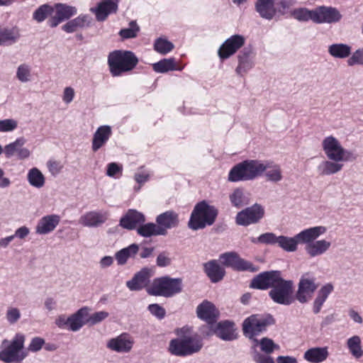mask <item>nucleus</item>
<instances>
[{
  "instance_id": "4be33fe9",
  "label": "nucleus",
  "mask_w": 363,
  "mask_h": 363,
  "mask_svg": "<svg viewBox=\"0 0 363 363\" xmlns=\"http://www.w3.org/2000/svg\"><path fill=\"white\" fill-rule=\"evenodd\" d=\"M277 0H257L255 10L261 18L266 20H272L277 13L276 8Z\"/></svg>"
},
{
  "instance_id": "4468645a",
  "label": "nucleus",
  "mask_w": 363,
  "mask_h": 363,
  "mask_svg": "<svg viewBox=\"0 0 363 363\" xmlns=\"http://www.w3.org/2000/svg\"><path fill=\"white\" fill-rule=\"evenodd\" d=\"M133 344V338L129 334L124 333L109 339L106 342V347L118 353H128L132 350Z\"/></svg>"
},
{
  "instance_id": "b1692460",
  "label": "nucleus",
  "mask_w": 363,
  "mask_h": 363,
  "mask_svg": "<svg viewBox=\"0 0 363 363\" xmlns=\"http://www.w3.org/2000/svg\"><path fill=\"white\" fill-rule=\"evenodd\" d=\"M329 357L328 347H313L308 349L303 354L304 359L310 363H322Z\"/></svg>"
},
{
  "instance_id": "ddd939ff",
  "label": "nucleus",
  "mask_w": 363,
  "mask_h": 363,
  "mask_svg": "<svg viewBox=\"0 0 363 363\" xmlns=\"http://www.w3.org/2000/svg\"><path fill=\"white\" fill-rule=\"evenodd\" d=\"M77 13L76 7L65 4H56L53 7V14L47 23L51 28L57 27L62 22L69 19Z\"/></svg>"
},
{
  "instance_id": "cd10ccee",
  "label": "nucleus",
  "mask_w": 363,
  "mask_h": 363,
  "mask_svg": "<svg viewBox=\"0 0 363 363\" xmlns=\"http://www.w3.org/2000/svg\"><path fill=\"white\" fill-rule=\"evenodd\" d=\"M111 133V128L109 125L99 127L93 137L91 146L93 151L96 152L100 149L108 141Z\"/></svg>"
},
{
  "instance_id": "ea45409f",
  "label": "nucleus",
  "mask_w": 363,
  "mask_h": 363,
  "mask_svg": "<svg viewBox=\"0 0 363 363\" xmlns=\"http://www.w3.org/2000/svg\"><path fill=\"white\" fill-rule=\"evenodd\" d=\"M251 51L249 50H244L243 52L239 55L238 60L239 64L236 68V72L242 75L245 73L248 69L252 67V60L250 57Z\"/></svg>"
},
{
  "instance_id": "09e8293b",
  "label": "nucleus",
  "mask_w": 363,
  "mask_h": 363,
  "mask_svg": "<svg viewBox=\"0 0 363 363\" xmlns=\"http://www.w3.org/2000/svg\"><path fill=\"white\" fill-rule=\"evenodd\" d=\"M31 68L27 64L20 65L16 70V78L22 83L31 80Z\"/></svg>"
},
{
  "instance_id": "473e14b6",
  "label": "nucleus",
  "mask_w": 363,
  "mask_h": 363,
  "mask_svg": "<svg viewBox=\"0 0 363 363\" xmlns=\"http://www.w3.org/2000/svg\"><path fill=\"white\" fill-rule=\"evenodd\" d=\"M137 233L145 238L151 237L153 235H165L166 232L162 227H158L157 224L153 223H148L146 224H140L137 228Z\"/></svg>"
},
{
  "instance_id": "1a4fd4ad",
  "label": "nucleus",
  "mask_w": 363,
  "mask_h": 363,
  "mask_svg": "<svg viewBox=\"0 0 363 363\" xmlns=\"http://www.w3.org/2000/svg\"><path fill=\"white\" fill-rule=\"evenodd\" d=\"M274 323L273 318L269 316L264 318L259 315H252L242 323V332L244 335L254 341L255 337L263 331L267 327Z\"/></svg>"
},
{
  "instance_id": "864d4df0",
  "label": "nucleus",
  "mask_w": 363,
  "mask_h": 363,
  "mask_svg": "<svg viewBox=\"0 0 363 363\" xmlns=\"http://www.w3.org/2000/svg\"><path fill=\"white\" fill-rule=\"evenodd\" d=\"M108 316V313L106 311H99L92 313L89 316V318L86 320V323L90 325H96L104 320H105Z\"/></svg>"
},
{
  "instance_id": "a211bd4d",
  "label": "nucleus",
  "mask_w": 363,
  "mask_h": 363,
  "mask_svg": "<svg viewBox=\"0 0 363 363\" xmlns=\"http://www.w3.org/2000/svg\"><path fill=\"white\" fill-rule=\"evenodd\" d=\"M152 270L149 268H143L134 277L126 282L127 287L130 291H140L147 286L152 275Z\"/></svg>"
},
{
  "instance_id": "3c124183",
  "label": "nucleus",
  "mask_w": 363,
  "mask_h": 363,
  "mask_svg": "<svg viewBox=\"0 0 363 363\" xmlns=\"http://www.w3.org/2000/svg\"><path fill=\"white\" fill-rule=\"evenodd\" d=\"M5 317L10 325H14L21 319V313L18 308L9 306L6 309Z\"/></svg>"
},
{
  "instance_id": "69168bd1",
  "label": "nucleus",
  "mask_w": 363,
  "mask_h": 363,
  "mask_svg": "<svg viewBox=\"0 0 363 363\" xmlns=\"http://www.w3.org/2000/svg\"><path fill=\"white\" fill-rule=\"evenodd\" d=\"M156 262L157 266L164 267L171 264V259L167 252H162L157 256Z\"/></svg>"
},
{
  "instance_id": "423d86ee",
  "label": "nucleus",
  "mask_w": 363,
  "mask_h": 363,
  "mask_svg": "<svg viewBox=\"0 0 363 363\" xmlns=\"http://www.w3.org/2000/svg\"><path fill=\"white\" fill-rule=\"evenodd\" d=\"M217 215V209L203 201L194 207L189 226L194 230L204 228L206 225H211L215 222Z\"/></svg>"
},
{
  "instance_id": "0eeeda50",
  "label": "nucleus",
  "mask_w": 363,
  "mask_h": 363,
  "mask_svg": "<svg viewBox=\"0 0 363 363\" xmlns=\"http://www.w3.org/2000/svg\"><path fill=\"white\" fill-rule=\"evenodd\" d=\"M25 342L23 335L18 333L11 341L4 340L0 351V360L5 363H20L26 357L22 351Z\"/></svg>"
},
{
  "instance_id": "f3484780",
  "label": "nucleus",
  "mask_w": 363,
  "mask_h": 363,
  "mask_svg": "<svg viewBox=\"0 0 363 363\" xmlns=\"http://www.w3.org/2000/svg\"><path fill=\"white\" fill-rule=\"evenodd\" d=\"M245 40V38L240 35H234L228 38L218 50L219 57L222 59L228 58L244 45Z\"/></svg>"
},
{
  "instance_id": "2eb2a0df",
  "label": "nucleus",
  "mask_w": 363,
  "mask_h": 363,
  "mask_svg": "<svg viewBox=\"0 0 363 363\" xmlns=\"http://www.w3.org/2000/svg\"><path fill=\"white\" fill-rule=\"evenodd\" d=\"M341 18L342 14L336 8L321 6L315 9V23H335Z\"/></svg>"
},
{
  "instance_id": "9d476101",
  "label": "nucleus",
  "mask_w": 363,
  "mask_h": 363,
  "mask_svg": "<svg viewBox=\"0 0 363 363\" xmlns=\"http://www.w3.org/2000/svg\"><path fill=\"white\" fill-rule=\"evenodd\" d=\"M264 215V208L258 203L238 212L235 217V223L238 225L247 226L258 223Z\"/></svg>"
},
{
  "instance_id": "e433bc0d",
  "label": "nucleus",
  "mask_w": 363,
  "mask_h": 363,
  "mask_svg": "<svg viewBox=\"0 0 363 363\" xmlns=\"http://www.w3.org/2000/svg\"><path fill=\"white\" fill-rule=\"evenodd\" d=\"M27 180L31 186L40 189L45 184V177L37 167H33L28 172Z\"/></svg>"
},
{
  "instance_id": "de8ad7c7",
  "label": "nucleus",
  "mask_w": 363,
  "mask_h": 363,
  "mask_svg": "<svg viewBox=\"0 0 363 363\" xmlns=\"http://www.w3.org/2000/svg\"><path fill=\"white\" fill-rule=\"evenodd\" d=\"M52 14L53 7L48 4H43L35 11L33 15V18L37 22L41 23L48 16L51 17Z\"/></svg>"
},
{
  "instance_id": "c03bdc74",
  "label": "nucleus",
  "mask_w": 363,
  "mask_h": 363,
  "mask_svg": "<svg viewBox=\"0 0 363 363\" xmlns=\"http://www.w3.org/2000/svg\"><path fill=\"white\" fill-rule=\"evenodd\" d=\"M153 69L158 73H164L172 70H177L174 58L163 59L152 65Z\"/></svg>"
},
{
  "instance_id": "f704fd0d",
  "label": "nucleus",
  "mask_w": 363,
  "mask_h": 363,
  "mask_svg": "<svg viewBox=\"0 0 363 363\" xmlns=\"http://www.w3.org/2000/svg\"><path fill=\"white\" fill-rule=\"evenodd\" d=\"M347 347L351 355L359 359L363 356L362 339L359 335H353L348 338L346 342Z\"/></svg>"
},
{
  "instance_id": "37998d69",
  "label": "nucleus",
  "mask_w": 363,
  "mask_h": 363,
  "mask_svg": "<svg viewBox=\"0 0 363 363\" xmlns=\"http://www.w3.org/2000/svg\"><path fill=\"white\" fill-rule=\"evenodd\" d=\"M291 16L298 21H312L315 23V9L309 10L306 8H298L293 10Z\"/></svg>"
},
{
  "instance_id": "bb28decb",
  "label": "nucleus",
  "mask_w": 363,
  "mask_h": 363,
  "mask_svg": "<svg viewBox=\"0 0 363 363\" xmlns=\"http://www.w3.org/2000/svg\"><path fill=\"white\" fill-rule=\"evenodd\" d=\"M156 222L157 226L164 229L167 234L168 229L175 228L178 225V215L172 211H168L157 216Z\"/></svg>"
},
{
  "instance_id": "7ed1b4c3",
  "label": "nucleus",
  "mask_w": 363,
  "mask_h": 363,
  "mask_svg": "<svg viewBox=\"0 0 363 363\" xmlns=\"http://www.w3.org/2000/svg\"><path fill=\"white\" fill-rule=\"evenodd\" d=\"M322 150L327 160H323L318 167L321 175H333L340 172L343 162L350 160L352 152L342 145L340 141L333 135L325 137L321 142Z\"/></svg>"
},
{
  "instance_id": "20e7f679",
  "label": "nucleus",
  "mask_w": 363,
  "mask_h": 363,
  "mask_svg": "<svg viewBox=\"0 0 363 363\" xmlns=\"http://www.w3.org/2000/svg\"><path fill=\"white\" fill-rule=\"evenodd\" d=\"M178 337L170 340L168 351L177 357H186L199 352L203 346L201 340L192 335L188 328L177 331Z\"/></svg>"
},
{
  "instance_id": "72a5a7b5",
  "label": "nucleus",
  "mask_w": 363,
  "mask_h": 363,
  "mask_svg": "<svg viewBox=\"0 0 363 363\" xmlns=\"http://www.w3.org/2000/svg\"><path fill=\"white\" fill-rule=\"evenodd\" d=\"M20 37L17 28L0 26V45L14 43Z\"/></svg>"
},
{
  "instance_id": "f03ea898",
  "label": "nucleus",
  "mask_w": 363,
  "mask_h": 363,
  "mask_svg": "<svg viewBox=\"0 0 363 363\" xmlns=\"http://www.w3.org/2000/svg\"><path fill=\"white\" fill-rule=\"evenodd\" d=\"M264 172L268 181L279 182L282 179V172L279 165L257 160H245L235 165L230 169L228 179L231 182L250 181L261 176Z\"/></svg>"
},
{
  "instance_id": "7c9ffc66",
  "label": "nucleus",
  "mask_w": 363,
  "mask_h": 363,
  "mask_svg": "<svg viewBox=\"0 0 363 363\" xmlns=\"http://www.w3.org/2000/svg\"><path fill=\"white\" fill-rule=\"evenodd\" d=\"M333 291V286L331 284H327L320 289L313 303V311L315 314L320 313L323 303Z\"/></svg>"
},
{
  "instance_id": "680f3d73",
  "label": "nucleus",
  "mask_w": 363,
  "mask_h": 363,
  "mask_svg": "<svg viewBox=\"0 0 363 363\" xmlns=\"http://www.w3.org/2000/svg\"><path fill=\"white\" fill-rule=\"evenodd\" d=\"M253 359L256 363H274L272 357L258 352L254 353Z\"/></svg>"
},
{
  "instance_id": "6ab92c4d",
  "label": "nucleus",
  "mask_w": 363,
  "mask_h": 363,
  "mask_svg": "<svg viewBox=\"0 0 363 363\" xmlns=\"http://www.w3.org/2000/svg\"><path fill=\"white\" fill-rule=\"evenodd\" d=\"M145 221V216L135 210L130 209L120 220V225L128 230L136 228Z\"/></svg>"
},
{
  "instance_id": "393cba45",
  "label": "nucleus",
  "mask_w": 363,
  "mask_h": 363,
  "mask_svg": "<svg viewBox=\"0 0 363 363\" xmlns=\"http://www.w3.org/2000/svg\"><path fill=\"white\" fill-rule=\"evenodd\" d=\"M325 232V227L321 225L315 226L301 231L299 233L296 234V238L299 243L308 245V243L315 241L318 237L323 235Z\"/></svg>"
},
{
  "instance_id": "603ef678",
  "label": "nucleus",
  "mask_w": 363,
  "mask_h": 363,
  "mask_svg": "<svg viewBox=\"0 0 363 363\" xmlns=\"http://www.w3.org/2000/svg\"><path fill=\"white\" fill-rule=\"evenodd\" d=\"M138 31V26L135 21H131L130 23V28L122 29L120 31L119 35L121 36V38L125 39L132 38L136 37Z\"/></svg>"
},
{
  "instance_id": "0e129e2a",
  "label": "nucleus",
  "mask_w": 363,
  "mask_h": 363,
  "mask_svg": "<svg viewBox=\"0 0 363 363\" xmlns=\"http://www.w3.org/2000/svg\"><path fill=\"white\" fill-rule=\"evenodd\" d=\"M50 172L53 174H57L62 169L61 163L56 160H50L47 164Z\"/></svg>"
},
{
  "instance_id": "8fccbe9b",
  "label": "nucleus",
  "mask_w": 363,
  "mask_h": 363,
  "mask_svg": "<svg viewBox=\"0 0 363 363\" xmlns=\"http://www.w3.org/2000/svg\"><path fill=\"white\" fill-rule=\"evenodd\" d=\"M155 49L160 54L165 55L174 48V45L165 38H160L154 44Z\"/></svg>"
},
{
  "instance_id": "338daca9",
  "label": "nucleus",
  "mask_w": 363,
  "mask_h": 363,
  "mask_svg": "<svg viewBox=\"0 0 363 363\" xmlns=\"http://www.w3.org/2000/svg\"><path fill=\"white\" fill-rule=\"evenodd\" d=\"M69 317L67 318L65 315H59L55 319V324L60 328H65L69 326Z\"/></svg>"
},
{
  "instance_id": "9b49d317",
  "label": "nucleus",
  "mask_w": 363,
  "mask_h": 363,
  "mask_svg": "<svg viewBox=\"0 0 363 363\" xmlns=\"http://www.w3.org/2000/svg\"><path fill=\"white\" fill-rule=\"evenodd\" d=\"M219 260L225 267H231L238 271L257 272L258 267H255L250 262L239 257L235 252H225L220 255Z\"/></svg>"
},
{
  "instance_id": "c85d7f7f",
  "label": "nucleus",
  "mask_w": 363,
  "mask_h": 363,
  "mask_svg": "<svg viewBox=\"0 0 363 363\" xmlns=\"http://www.w3.org/2000/svg\"><path fill=\"white\" fill-rule=\"evenodd\" d=\"M203 267L205 272L212 282H218L224 277L225 272L216 260L209 261L205 263Z\"/></svg>"
},
{
  "instance_id": "6e6d98bb",
  "label": "nucleus",
  "mask_w": 363,
  "mask_h": 363,
  "mask_svg": "<svg viewBox=\"0 0 363 363\" xmlns=\"http://www.w3.org/2000/svg\"><path fill=\"white\" fill-rule=\"evenodd\" d=\"M279 236L273 233H266L260 235L257 238V241L260 243L267 245H276L278 243Z\"/></svg>"
},
{
  "instance_id": "58836bf2",
  "label": "nucleus",
  "mask_w": 363,
  "mask_h": 363,
  "mask_svg": "<svg viewBox=\"0 0 363 363\" xmlns=\"http://www.w3.org/2000/svg\"><path fill=\"white\" fill-rule=\"evenodd\" d=\"M329 54L335 58H346L351 53V47L347 44L335 43L328 47Z\"/></svg>"
},
{
  "instance_id": "c756f323",
  "label": "nucleus",
  "mask_w": 363,
  "mask_h": 363,
  "mask_svg": "<svg viewBox=\"0 0 363 363\" xmlns=\"http://www.w3.org/2000/svg\"><path fill=\"white\" fill-rule=\"evenodd\" d=\"M330 246V242L325 240H319L306 245L305 250L310 257H315L325 254Z\"/></svg>"
},
{
  "instance_id": "f257e3e1",
  "label": "nucleus",
  "mask_w": 363,
  "mask_h": 363,
  "mask_svg": "<svg viewBox=\"0 0 363 363\" xmlns=\"http://www.w3.org/2000/svg\"><path fill=\"white\" fill-rule=\"evenodd\" d=\"M250 286L262 290L271 288L269 296L277 304L289 306L295 301L294 281L284 279L279 271L260 273L252 280Z\"/></svg>"
},
{
  "instance_id": "052dcab7",
  "label": "nucleus",
  "mask_w": 363,
  "mask_h": 363,
  "mask_svg": "<svg viewBox=\"0 0 363 363\" xmlns=\"http://www.w3.org/2000/svg\"><path fill=\"white\" fill-rule=\"evenodd\" d=\"M296 4V0H279L278 5L279 6L277 9V13L281 15H284L286 11L292 7Z\"/></svg>"
},
{
  "instance_id": "5701e85b",
  "label": "nucleus",
  "mask_w": 363,
  "mask_h": 363,
  "mask_svg": "<svg viewBox=\"0 0 363 363\" xmlns=\"http://www.w3.org/2000/svg\"><path fill=\"white\" fill-rule=\"evenodd\" d=\"M106 220V213L99 211H89L80 216L79 223L84 227L95 228Z\"/></svg>"
},
{
  "instance_id": "412c9836",
  "label": "nucleus",
  "mask_w": 363,
  "mask_h": 363,
  "mask_svg": "<svg viewBox=\"0 0 363 363\" xmlns=\"http://www.w3.org/2000/svg\"><path fill=\"white\" fill-rule=\"evenodd\" d=\"M214 333L218 337L225 341H232L238 337L235 323L229 320L218 323Z\"/></svg>"
},
{
  "instance_id": "13d9d810",
  "label": "nucleus",
  "mask_w": 363,
  "mask_h": 363,
  "mask_svg": "<svg viewBox=\"0 0 363 363\" xmlns=\"http://www.w3.org/2000/svg\"><path fill=\"white\" fill-rule=\"evenodd\" d=\"M349 66L355 65H363V49H358L353 52L352 56L347 60Z\"/></svg>"
},
{
  "instance_id": "f8f14e48",
  "label": "nucleus",
  "mask_w": 363,
  "mask_h": 363,
  "mask_svg": "<svg viewBox=\"0 0 363 363\" xmlns=\"http://www.w3.org/2000/svg\"><path fill=\"white\" fill-rule=\"evenodd\" d=\"M318 286L315 278L311 277L308 274H304L299 281L294 298L301 303H307L312 298Z\"/></svg>"
},
{
  "instance_id": "79ce46f5",
  "label": "nucleus",
  "mask_w": 363,
  "mask_h": 363,
  "mask_svg": "<svg viewBox=\"0 0 363 363\" xmlns=\"http://www.w3.org/2000/svg\"><path fill=\"white\" fill-rule=\"evenodd\" d=\"M298 243L296 235L293 238L280 235L277 245L284 251L292 252L297 250Z\"/></svg>"
},
{
  "instance_id": "49530a36",
  "label": "nucleus",
  "mask_w": 363,
  "mask_h": 363,
  "mask_svg": "<svg viewBox=\"0 0 363 363\" xmlns=\"http://www.w3.org/2000/svg\"><path fill=\"white\" fill-rule=\"evenodd\" d=\"M229 199L231 204L237 208H240L248 203L243 190L240 188L235 189L230 194Z\"/></svg>"
},
{
  "instance_id": "a19ab883",
  "label": "nucleus",
  "mask_w": 363,
  "mask_h": 363,
  "mask_svg": "<svg viewBox=\"0 0 363 363\" xmlns=\"http://www.w3.org/2000/svg\"><path fill=\"white\" fill-rule=\"evenodd\" d=\"M254 347L259 346L261 351L264 354L269 355L274 350H279V346L274 343L273 340L268 337H263L260 340L254 339Z\"/></svg>"
},
{
  "instance_id": "5fc2aeb1",
  "label": "nucleus",
  "mask_w": 363,
  "mask_h": 363,
  "mask_svg": "<svg viewBox=\"0 0 363 363\" xmlns=\"http://www.w3.org/2000/svg\"><path fill=\"white\" fill-rule=\"evenodd\" d=\"M18 127V121L13 118L0 120V132H11Z\"/></svg>"
},
{
  "instance_id": "dca6fc26",
  "label": "nucleus",
  "mask_w": 363,
  "mask_h": 363,
  "mask_svg": "<svg viewBox=\"0 0 363 363\" xmlns=\"http://www.w3.org/2000/svg\"><path fill=\"white\" fill-rule=\"evenodd\" d=\"M119 0H102L94 8H91L90 11L95 14L97 21L103 22L108 16L116 13Z\"/></svg>"
},
{
  "instance_id": "39448f33",
  "label": "nucleus",
  "mask_w": 363,
  "mask_h": 363,
  "mask_svg": "<svg viewBox=\"0 0 363 363\" xmlns=\"http://www.w3.org/2000/svg\"><path fill=\"white\" fill-rule=\"evenodd\" d=\"M138 60L131 51L114 50L108 55V65L113 77H118L135 68Z\"/></svg>"
},
{
  "instance_id": "aec40b11",
  "label": "nucleus",
  "mask_w": 363,
  "mask_h": 363,
  "mask_svg": "<svg viewBox=\"0 0 363 363\" xmlns=\"http://www.w3.org/2000/svg\"><path fill=\"white\" fill-rule=\"evenodd\" d=\"M60 221V217L58 215L45 216L39 220L35 227V233L39 235L48 234L56 228Z\"/></svg>"
},
{
  "instance_id": "bf43d9fd",
  "label": "nucleus",
  "mask_w": 363,
  "mask_h": 363,
  "mask_svg": "<svg viewBox=\"0 0 363 363\" xmlns=\"http://www.w3.org/2000/svg\"><path fill=\"white\" fill-rule=\"evenodd\" d=\"M45 345V340L40 337H35L33 338L30 341V343L28 345V350L31 352H38Z\"/></svg>"
},
{
  "instance_id": "4c0bfd02",
  "label": "nucleus",
  "mask_w": 363,
  "mask_h": 363,
  "mask_svg": "<svg viewBox=\"0 0 363 363\" xmlns=\"http://www.w3.org/2000/svg\"><path fill=\"white\" fill-rule=\"evenodd\" d=\"M139 247L137 244H132L123 248L115 255L116 259L119 265L125 264L128 259L134 257L138 252Z\"/></svg>"
},
{
  "instance_id": "a18cd8bd",
  "label": "nucleus",
  "mask_w": 363,
  "mask_h": 363,
  "mask_svg": "<svg viewBox=\"0 0 363 363\" xmlns=\"http://www.w3.org/2000/svg\"><path fill=\"white\" fill-rule=\"evenodd\" d=\"M26 143V140L23 137L17 138L14 142L11 143L4 147V153L6 157L10 158L15 154L18 153L21 147H23Z\"/></svg>"
},
{
  "instance_id": "774afa93",
  "label": "nucleus",
  "mask_w": 363,
  "mask_h": 363,
  "mask_svg": "<svg viewBox=\"0 0 363 363\" xmlns=\"http://www.w3.org/2000/svg\"><path fill=\"white\" fill-rule=\"evenodd\" d=\"M121 170V168L116 163L111 162L108 164L106 174L108 177H113Z\"/></svg>"
},
{
  "instance_id": "6e6552de",
  "label": "nucleus",
  "mask_w": 363,
  "mask_h": 363,
  "mask_svg": "<svg viewBox=\"0 0 363 363\" xmlns=\"http://www.w3.org/2000/svg\"><path fill=\"white\" fill-rule=\"evenodd\" d=\"M182 281L169 277H162L153 279L146 291L149 295L155 296L172 297L182 291Z\"/></svg>"
},
{
  "instance_id": "e2e57ef3",
  "label": "nucleus",
  "mask_w": 363,
  "mask_h": 363,
  "mask_svg": "<svg viewBox=\"0 0 363 363\" xmlns=\"http://www.w3.org/2000/svg\"><path fill=\"white\" fill-rule=\"evenodd\" d=\"M74 94H75V92L72 87H71V86L65 87L64 89L63 95H62L63 101L67 104H70L74 99Z\"/></svg>"
},
{
  "instance_id": "a878e982",
  "label": "nucleus",
  "mask_w": 363,
  "mask_h": 363,
  "mask_svg": "<svg viewBox=\"0 0 363 363\" xmlns=\"http://www.w3.org/2000/svg\"><path fill=\"white\" fill-rule=\"evenodd\" d=\"M196 313L200 319L210 323L218 316V311L211 302L204 301L197 306Z\"/></svg>"
},
{
  "instance_id": "4d7b16f0",
  "label": "nucleus",
  "mask_w": 363,
  "mask_h": 363,
  "mask_svg": "<svg viewBox=\"0 0 363 363\" xmlns=\"http://www.w3.org/2000/svg\"><path fill=\"white\" fill-rule=\"evenodd\" d=\"M147 308L150 313L159 320L163 319L166 315L165 309L157 303L150 304Z\"/></svg>"
},
{
  "instance_id": "2f4dec72",
  "label": "nucleus",
  "mask_w": 363,
  "mask_h": 363,
  "mask_svg": "<svg viewBox=\"0 0 363 363\" xmlns=\"http://www.w3.org/2000/svg\"><path fill=\"white\" fill-rule=\"evenodd\" d=\"M90 23L91 18L88 15H80L66 23L62 26V29L66 33H71L76 31L78 28L89 26Z\"/></svg>"
},
{
  "instance_id": "c9c22d12",
  "label": "nucleus",
  "mask_w": 363,
  "mask_h": 363,
  "mask_svg": "<svg viewBox=\"0 0 363 363\" xmlns=\"http://www.w3.org/2000/svg\"><path fill=\"white\" fill-rule=\"evenodd\" d=\"M88 309L82 308L77 313L69 317V329L72 331H78L85 323L83 318L87 315Z\"/></svg>"
}]
</instances>
